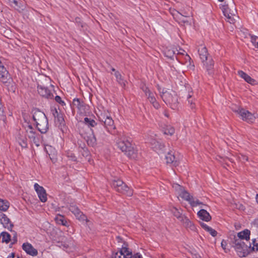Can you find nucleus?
Wrapping results in <instances>:
<instances>
[{
    "mask_svg": "<svg viewBox=\"0 0 258 258\" xmlns=\"http://www.w3.org/2000/svg\"><path fill=\"white\" fill-rule=\"evenodd\" d=\"M78 131L81 136H84L87 132L95 133L99 135L101 137H103L104 131L102 127V125L97 123L94 119L85 117L84 121H80L78 124Z\"/></svg>",
    "mask_w": 258,
    "mask_h": 258,
    "instance_id": "obj_1",
    "label": "nucleus"
},
{
    "mask_svg": "<svg viewBox=\"0 0 258 258\" xmlns=\"http://www.w3.org/2000/svg\"><path fill=\"white\" fill-rule=\"evenodd\" d=\"M161 97L166 104H168L172 109H177L178 106V97L176 93L172 90L163 88L162 91L158 88Z\"/></svg>",
    "mask_w": 258,
    "mask_h": 258,
    "instance_id": "obj_2",
    "label": "nucleus"
},
{
    "mask_svg": "<svg viewBox=\"0 0 258 258\" xmlns=\"http://www.w3.org/2000/svg\"><path fill=\"white\" fill-rule=\"evenodd\" d=\"M117 147L130 158L136 159L138 157L137 151L128 140H118L117 141Z\"/></svg>",
    "mask_w": 258,
    "mask_h": 258,
    "instance_id": "obj_3",
    "label": "nucleus"
},
{
    "mask_svg": "<svg viewBox=\"0 0 258 258\" xmlns=\"http://www.w3.org/2000/svg\"><path fill=\"white\" fill-rule=\"evenodd\" d=\"M0 81L7 87L9 92H15L16 84L5 66L0 68Z\"/></svg>",
    "mask_w": 258,
    "mask_h": 258,
    "instance_id": "obj_4",
    "label": "nucleus"
},
{
    "mask_svg": "<svg viewBox=\"0 0 258 258\" xmlns=\"http://www.w3.org/2000/svg\"><path fill=\"white\" fill-rule=\"evenodd\" d=\"M198 52L200 58L203 62L205 61L209 60V62L204 63V65L206 66L208 73L211 74L214 66V62L211 58H208L209 54L206 47L201 45L198 49Z\"/></svg>",
    "mask_w": 258,
    "mask_h": 258,
    "instance_id": "obj_5",
    "label": "nucleus"
},
{
    "mask_svg": "<svg viewBox=\"0 0 258 258\" xmlns=\"http://www.w3.org/2000/svg\"><path fill=\"white\" fill-rule=\"evenodd\" d=\"M233 247L240 257H245L249 253L251 245L248 247L240 239H234Z\"/></svg>",
    "mask_w": 258,
    "mask_h": 258,
    "instance_id": "obj_6",
    "label": "nucleus"
},
{
    "mask_svg": "<svg viewBox=\"0 0 258 258\" xmlns=\"http://www.w3.org/2000/svg\"><path fill=\"white\" fill-rule=\"evenodd\" d=\"M99 118L100 121L103 122L104 127L102 126L103 130L106 128L109 132H111L113 130H115V127L114 124V121L108 111L106 112L104 111V112L101 113Z\"/></svg>",
    "mask_w": 258,
    "mask_h": 258,
    "instance_id": "obj_7",
    "label": "nucleus"
},
{
    "mask_svg": "<svg viewBox=\"0 0 258 258\" xmlns=\"http://www.w3.org/2000/svg\"><path fill=\"white\" fill-rule=\"evenodd\" d=\"M185 88L188 90V92L186 94L187 101L190 109L194 110L196 108V99L194 96V92L189 85L185 86Z\"/></svg>",
    "mask_w": 258,
    "mask_h": 258,
    "instance_id": "obj_8",
    "label": "nucleus"
},
{
    "mask_svg": "<svg viewBox=\"0 0 258 258\" xmlns=\"http://www.w3.org/2000/svg\"><path fill=\"white\" fill-rule=\"evenodd\" d=\"M38 94L42 97L47 99H52L53 95L47 87L42 85H38L37 87Z\"/></svg>",
    "mask_w": 258,
    "mask_h": 258,
    "instance_id": "obj_9",
    "label": "nucleus"
},
{
    "mask_svg": "<svg viewBox=\"0 0 258 258\" xmlns=\"http://www.w3.org/2000/svg\"><path fill=\"white\" fill-rule=\"evenodd\" d=\"M34 189L36 191L40 200L42 202H45L47 201V194L45 189L38 183H35Z\"/></svg>",
    "mask_w": 258,
    "mask_h": 258,
    "instance_id": "obj_10",
    "label": "nucleus"
},
{
    "mask_svg": "<svg viewBox=\"0 0 258 258\" xmlns=\"http://www.w3.org/2000/svg\"><path fill=\"white\" fill-rule=\"evenodd\" d=\"M0 222L5 228H7L11 231H12V228L14 227L13 224L11 222L7 215L2 212H0Z\"/></svg>",
    "mask_w": 258,
    "mask_h": 258,
    "instance_id": "obj_11",
    "label": "nucleus"
},
{
    "mask_svg": "<svg viewBox=\"0 0 258 258\" xmlns=\"http://www.w3.org/2000/svg\"><path fill=\"white\" fill-rule=\"evenodd\" d=\"M36 126L38 130L42 134L46 133L48 130V121L46 117L42 120L39 121L36 123Z\"/></svg>",
    "mask_w": 258,
    "mask_h": 258,
    "instance_id": "obj_12",
    "label": "nucleus"
},
{
    "mask_svg": "<svg viewBox=\"0 0 258 258\" xmlns=\"http://www.w3.org/2000/svg\"><path fill=\"white\" fill-rule=\"evenodd\" d=\"M97 135L95 133L89 134L87 132V134H85L84 136H82L85 140H86L88 145L91 147H95L97 145V140L95 136ZM101 137L99 135H98Z\"/></svg>",
    "mask_w": 258,
    "mask_h": 258,
    "instance_id": "obj_13",
    "label": "nucleus"
},
{
    "mask_svg": "<svg viewBox=\"0 0 258 258\" xmlns=\"http://www.w3.org/2000/svg\"><path fill=\"white\" fill-rule=\"evenodd\" d=\"M239 114L243 120L248 122H252L255 119V117L252 114L243 109L239 110Z\"/></svg>",
    "mask_w": 258,
    "mask_h": 258,
    "instance_id": "obj_14",
    "label": "nucleus"
},
{
    "mask_svg": "<svg viewBox=\"0 0 258 258\" xmlns=\"http://www.w3.org/2000/svg\"><path fill=\"white\" fill-rule=\"evenodd\" d=\"M22 248L27 254L31 256H34L38 254L37 250L34 248L31 244L28 242L24 243L22 245Z\"/></svg>",
    "mask_w": 258,
    "mask_h": 258,
    "instance_id": "obj_15",
    "label": "nucleus"
},
{
    "mask_svg": "<svg viewBox=\"0 0 258 258\" xmlns=\"http://www.w3.org/2000/svg\"><path fill=\"white\" fill-rule=\"evenodd\" d=\"M69 210L79 219L84 220L86 217L79 208L74 204H72L69 206Z\"/></svg>",
    "mask_w": 258,
    "mask_h": 258,
    "instance_id": "obj_16",
    "label": "nucleus"
},
{
    "mask_svg": "<svg viewBox=\"0 0 258 258\" xmlns=\"http://www.w3.org/2000/svg\"><path fill=\"white\" fill-rule=\"evenodd\" d=\"M32 112L33 113V119L35 123L47 117L44 112L37 108L33 109Z\"/></svg>",
    "mask_w": 258,
    "mask_h": 258,
    "instance_id": "obj_17",
    "label": "nucleus"
},
{
    "mask_svg": "<svg viewBox=\"0 0 258 258\" xmlns=\"http://www.w3.org/2000/svg\"><path fill=\"white\" fill-rule=\"evenodd\" d=\"M132 254L125 247H122V249L117 252L114 255V258H132Z\"/></svg>",
    "mask_w": 258,
    "mask_h": 258,
    "instance_id": "obj_18",
    "label": "nucleus"
},
{
    "mask_svg": "<svg viewBox=\"0 0 258 258\" xmlns=\"http://www.w3.org/2000/svg\"><path fill=\"white\" fill-rule=\"evenodd\" d=\"M117 192L131 197L133 194V190L130 188L123 181L122 184L120 186Z\"/></svg>",
    "mask_w": 258,
    "mask_h": 258,
    "instance_id": "obj_19",
    "label": "nucleus"
},
{
    "mask_svg": "<svg viewBox=\"0 0 258 258\" xmlns=\"http://www.w3.org/2000/svg\"><path fill=\"white\" fill-rule=\"evenodd\" d=\"M228 9H229V7L228 5H227V19L228 20L227 21V22H228L229 25L231 24H234L235 22V17H237L235 14L236 13V9L235 8H233L232 10H230V12H228Z\"/></svg>",
    "mask_w": 258,
    "mask_h": 258,
    "instance_id": "obj_20",
    "label": "nucleus"
},
{
    "mask_svg": "<svg viewBox=\"0 0 258 258\" xmlns=\"http://www.w3.org/2000/svg\"><path fill=\"white\" fill-rule=\"evenodd\" d=\"M141 89L145 93L146 96L147 97L148 100L150 102L155 100L156 99L153 92H152L148 87L145 85H143L141 87Z\"/></svg>",
    "mask_w": 258,
    "mask_h": 258,
    "instance_id": "obj_21",
    "label": "nucleus"
},
{
    "mask_svg": "<svg viewBox=\"0 0 258 258\" xmlns=\"http://www.w3.org/2000/svg\"><path fill=\"white\" fill-rule=\"evenodd\" d=\"M181 222L182 223L184 227H185L187 229L193 231H196V227L186 216L184 217V219L181 221Z\"/></svg>",
    "mask_w": 258,
    "mask_h": 258,
    "instance_id": "obj_22",
    "label": "nucleus"
},
{
    "mask_svg": "<svg viewBox=\"0 0 258 258\" xmlns=\"http://www.w3.org/2000/svg\"><path fill=\"white\" fill-rule=\"evenodd\" d=\"M178 50L176 49L168 47L166 48L163 51L165 56L171 59H174V57H176V59H177L175 56L176 52Z\"/></svg>",
    "mask_w": 258,
    "mask_h": 258,
    "instance_id": "obj_23",
    "label": "nucleus"
},
{
    "mask_svg": "<svg viewBox=\"0 0 258 258\" xmlns=\"http://www.w3.org/2000/svg\"><path fill=\"white\" fill-rule=\"evenodd\" d=\"M250 234V231L248 229H245L242 231H241L237 234V237L234 236V239H240L241 241L245 239L247 241L249 240V236Z\"/></svg>",
    "mask_w": 258,
    "mask_h": 258,
    "instance_id": "obj_24",
    "label": "nucleus"
},
{
    "mask_svg": "<svg viewBox=\"0 0 258 258\" xmlns=\"http://www.w3.org/2000/svg\"><path fill=\"white\" fill-rule=\"evenodd\" d=\"M238 75L248 83L251 85L255 84L256 81L242 71H238Z\"/></svg>",
    "mask_w": 258,
    "mask_h": 258,
    "instance_id": "obj_25",
    "label": "nucleus"
},
{
    "mask_svg": "<svg viewBox=\"0 0 258 258\" xmlns=\"http://www.w3.org/2000/svg\"><path fill=\"white\" fill-rule=\"evenodd\" d=\"M198 215L199 217L203 221L208 222L211 220V216L206 210H200L198 213Z\"/></svg>",
    "mask_w": 258,
    "mask_h": 258,
    "instance_id": "obj_26",
    "label": "nucleus"
},
{
    "mask_svg": "<svg viewBox=\"0 0 258 258\" xmlns=\"http://www.w3.org/2000/svg\"><path fill=\"white\" fill-rule=\"evenodd\" d=\"M9 2L11 3H13L15 5L14 8L19 11V12L23 11L25 7L23 5V3L22 1H20L19 0H9Z\"/></svg>",
    "mask_w": 258,
    "mask_h": 258,
    "instance_id": "obj_27",
    "label": "nucleus"
},
{
    "mask_svg": "<svg viewBox=\"0 0 258 258\" xmlns=\"http://www.w3.org/2000/svg\"><path fill=\"white\" fill-rule=\"evenodd\" d=\"M170 211L173 215L180 222L184 219V217H186L185 215H183L176 207H173L170 209Z\"/></svg>",
    "mask_w": 258,
    "mask_h": 258,
    "instance_id": "obj_28",
    "label": "nucleus"
},
{
    "mask_svg": "<svg viewBox=\"0 0 258 258\" xmlns=\"http://www.w3.org/2000/svg\"><path fill=\"white\" fill-rule=\"evenodd\" d=\"M175 11L182 17H189L192 16L191 8L189 7H187L186 9L181 10V13Z\"/></svg>",
    "mask_w": 258,
    "mask_h": 258,
    "instance_id": "obj_29",
    "label": "nucleus"
},
{
    "mask_svg": "<svg viewBox=\"0 0 258 258\" xmlns=\"http://www.w3.org/2000/svg\"><path fill=\"white\" fill-rule=\"evenodd\" d=\"M200 225L201 227L204 229L206 231L209 232L210 234L213 237H215L217 235V232L212 228L211 227L208 226L204 222H200Z\"/></svg>",
    "mask_w": 258,
    "mask_h": 258,
    "instance_id": "obj_30",
    "label": "nucleus"
},
{
    "mask_svg": "<svg viewBox=\"0 0 258 258\" xmlns=\"http://www.w3.org/2000/svg\"><path fill=\"white\" fill-rule=\"evenodd\" d=\"M179 196L185 201H187L189 203V201H191L192 196H191L190 194L185 190L183 189L179 193Z\"/></svg>",
    "mask_w": 258,
    "mask_h": 258,
    "instance_id": "obj_31",
    "label": "nucleus"
},
{
    "mask_svg": "<svg viewBox=\"0 0 258 258\" xmlns=\"http://www.w3.org/2000/svg\"><path fill=\"white\" fill-rule=\"evenodd\" d=\"M165 158L167 163H172L174 166H176L177 165L176 161L175 160V156L174 154H172L171 152L168 153Z\"/></svg>",
    "mask_w": 258,
    "mask_h": 258,
    "instance_id": "obj_32",
    "label": "nucleus"
},
{
    "mask_svg": "<svg viewBox=\"0 0 258 258\" xmlns=\"http://www.w3.org/2000/svg\"><path fill=\"white\" fill-rule=\"evenodd\" d=\"M114 76L116 77V81L120 86L122 87H124L125 86L126 81L123 80L120 73L118 71H116L114 73Z\"/></svg>",
    "mask_w": 258,
    "mask_h": 258,
    "instance_id": "obj_33",
    "label": "nucleus"
},
{
    "mask_svg": "<svg viewBox=\"0 0 258 258\" xmlns=\"http://www.w3.org/2000/svg\"><path fill=\"white\" fill-rule=\"evenodd\" d=\"M9 208V203L7 200L0 199V210L6 211Z\"/></svg>",
    "mask_w": 258,
    "mask_h": 258,
    "instance_id": "obj_34",
    "label": "nucleus"
},
{
    "mask_svg": "<svg viewBox=\"0 0 258 258\" xmlns=\"http://www.w3.org/2000/svg\"><path fill=\"white\" fill-rule=\"evenodd\" d=\"M122 182L123 181L119 179H114L111 182V186L117 191L118 188L122 184Z\"/></svg>",
    "mask_w": 258,
    "mask_h": 258,
    "instance_id": "obj_35",
    "label": "nucleus"
},
{
    "mask_svg": "<svg viewBox=\"0 0 258 258\" xmlns=\"http://www.w3.org/2000/svg\"><path fill=\"white\" fill-rule=\"evenodd\" d=\"M2 242L8 243L11 241V235L7 232H3L1 234Z\"/></svg>",
    "mask_w": 258,
    "mask_h": 258,
    "instance_id": "obj_36",
    "label": "nucleus"
},
{
    "mask_svg": "<svg viewBox=\"0 0 258 258\" xmlns=\"http://www.w3.org/2000/svg\"><path fill=\"white\" fill-rule=\"evenodd\" d=\"M151 144L153 146V148H159L162 149L164 148V145L159 142L156 141L155 139H152L150 141H149Z\"/></svg>",
    "mask_w": 258,
    "mask_h": 258,
    "instance_id": "obj_37",
    "label": "nucleus"
},
{
    "mask_svg": "<svg viewBox=\"0 0 258 258\" xmlns=\"http://www.w3.org/2000/svg\"><path fill=\"white\" fill-rule=\"evenodd\" d=\"M242 29L240 28H237L236 26L234 24L228 25L227 23V30L233 32V31H235L237 32H239V31L243 32L245 29L242 28Z\"/></svg>",
    "mask_w": 258,
    "mask_h": 258,
    "instance_id": "obj_38",
    "label": "nucleus"
},
{
    "mask_svg": "<svg viewBox=\"0 0 258 258\" xmlns=\"http://www.w3.org/2000/svg\"><path fill=\"white\" fill-rule=\"evenodd\" d=\"M55 221H56V223L58 224H61L63 226L68 225V222L64 219V217L63 216H59L58 217H56Z\"/></svg>",
    "mask_w": 258,
    "mask_h": 258,
    "instance_id": "obj_39",
    "label": "nucleus"
},
{
    "mask_svg": "<svg viewBox=\"0 0 258 258\" xmlns=\"http://www.w3.org/2000/svg\"><path fill=\"white\" fill-rule=\"evenodd\" d=\"M26 132L28 134V136L29 138L33 137V136L37 135L36 132L34 131V129L32 127V125H29L28 126Z\"/></svg>",
    "mask_w": 258,
    "mask_h": 258,
    "instance_id": "obj_40",
    "label": "nucleus"
},
{
    "mask_svg": "<svg viewBox=\"0 0 258 258\" xmlns=\"http://www.w3.org/2000/svg\"><path fill=\"white\" fill-rule=\"evenodd\" d=\"M72 104L74 107H75L79 109H80L83 106V102H81L80 100L78 98H75L73 100Z\"/></svg>",
    "mask_w": 258,
    "mask_h": 258,
    "instance_id": "obj_41",
    "label": "nucleus"
},
{
    "mask_svg": "<svg viewBox=\"0 0 258 258\" xmlns=\"http://www.w3.org/2000/svg\"><path fill=\"white\" fill-rule=\"evenodd\" d=\"M174 128L171 126H168L164 130V134L172 136L174 133Z\"/></svg>",
    "mask_w": 258,
    "mask_h": 258,
    "instance_id": "obj_42",
    "label": "nucleus"
},
{
    "mask_svg": "<svg viewBox=\"0 0 258 258\" xmlns=\"http://www.w3.org/2000/svg\"><path fill=\"white\" fill-rule=\"evenodd\" d=\"M191 207H196L198 205H203V203L199 201L198 199L195 200L194 197L192 198L189 203Z\"/></svg>",
    "mask_w": 258,
    "mask_h": 258,
    "instance_id": "obj_43",
    "label": "nucleus"
},
{
    "mask_svg": "<svg viewBox=\"0 0 258 258\" xmlns=\"http://www.w3.org/2000/svg\"><path fill=\"white\" fill-rule=\"evenodd\" d=\"M249 35L250 36L251 41L252 44L258 48V37L252 35L250 33H249Z\"/></svg>",
    "mask_w": 258,
    "mask_h": 258,
    "instance_id": "obj_44",
    "label": "nucleus"
},
{
    "mask_svg": "<svg viewBox=\"0 0 258 258\" xmlns=\"http://www.w3.org/2000/svg\"><path fill=\"white\" fill-rule=\"evenodd\" d=\"M55 122L59 125L64 124V120L61 114L55 118Z\"/></svg>",
    "mask_w": 258,
    "mask_h": 258,
    "instance_id": "obj_45",
    "label": "nucleus"
},
{
    "mask_svg": "<svg viewBox=\"0 0 258 258\" xmlns=\"http://www.w3.org/2000/svg\"><path fill=\"white\" fill-rule=\"evenodd\" d=\"M252 247L253 250H258V239H254L252 240Z\"/></svg>",
    "mask_w": 258,
    "mask_h": 258,
    "instance_id": "obj_46",
    "label": "nucleus"
},
{
    "mask_svg": "<svg viewBox=\"0 0 258 258\" xmlns=\"http://www.w3.org/2000/svg\"><path fill=\"white\" fill-rule=\"evenodd\" d=\"M172 186L178 192V193H179L181 190L183 189L182 186L177 183H174Z\"/></svg>",
    "mask_w": 258,
    "mask_h": 258,
    "instance_id": "obj_47",
    "label": "nucleus"
},
{
    "mask_svg": "<svg viewBox=\"0 0 258 258\" xmlns=\"http://www.w3.org/2000/svg\"><path fill=\"white\" fill-rule=\"evenodd\" d=\"M68 158L69 160L73 161H77V157L75 156L74 154L72 153H68L67 155Z\"/></svg>",
    "mask_w": 258,
    "mask_h": 258,
    "instance_id": "obj_48",
    "label": "nucleus"
},
{
    "mask_svg": "<svg viewBox=\"0 0 258 258\" xmlns=\"http://www.w3.org/2000/svg\"><path fill=\"white\" fill-rule=\"evenodd\" d=\"M20 145L23 148H26L27 146V143L26 139H23L19 141Z\"/></svg>",
    "mask_w": 258,
    "mask_h": 258,
    "instance_id": "obj_49",
    "label": "nucleus"
},
{
    "mask_svg": "<svg viewBox=\"0 0 258 258\" xmlns=\"http://www.w3.org/2000/svg\"><path fill=\"white\" fill-rule=\"evenodd\" d=\"M31 140H32V141H33V142L37 146H38L39 145V141H38V137H37V135L33 136V137H31L30 138Z\"/></svg>",
    "mask_w": 258,
    "mask_h": 258,
    "instance_id": "obj_50",
    "label": "nucleus"
},
{
    "mask_svg": "<svg viewBox=\"0 0 258 258\" xmlns=\"http://www.w3.org/2000/svg\"><path fill=\"white\" fill-rule=\"evenodd\" d=\"M51 112L54 119L61 114V113H59L55 108L51 109Z\"/></svg>",
    "mask_w": 258,
    "mask_h": 258,
    "instance_id": "obj_51",
    "label": "nucleus"
},
{
    "mask_svg": "<svg viewBox=\"0 0 258 258\" xmlns=\"http://www.w3.org/2000/svg\"><path fill=\"white\" fill-rule=\"evenodd\" d=\"M150 103L153 105L154 107L156 109H158L160 105L159 103L156 101V99H155V100L152 101V102H150Z\"/></svg>",
    "mask_w": 258,
    "mask_h": 258,
    "instance_id": "obj_52",
    "label": "nucleus"
},
{
    "mask_svg": "<svg viewBox=\"0 0 258 258\" xmlns=\"http://www.w3.org/2000/svg\"><path fill=\"white\" fill-rule=\"evenodd\" d=\"M55 100L59 104H64V102L61 100V97L59 96H56L55 97Z\"/></svg>",
    "mask_w": 258,
    "mask_h": 258,
    "instance_id": "obj_53",
    "label": "nucleus"
},
{
    "mask_svg": "<svg viewBox=\"0 0 258 258\" xmlns=\"http://www.w3.org/2000/svg\"><path fill=\"white\" fill-rule=\"evenodd\" d=\"M82 149L83 150V153H82L83 156H86V157L88 156L89 154L88 149L85 147L84 148H83Z\"/></svg>",
    "mask_w": 258,
    "mask_h": 258,
    "instance_id": "obj_54",
    "label": "nucleus"
},
{
    "mask_svg": "<svg viewBox=\"0 0 258 258\" xmlns=\"http://www.w3.org/2000/svg\"><path fill=\"white\" fill-rule=\"evenodd\" d=\"M220 8L221 9L222 13L223 14V15L224 16H226V7L223 5H220Z\"/></svg>",
    "mask_w": 258,
    "mask_h": 258,
    "instance_id": "obj_55",
    "label": "nucleus"
},
{
    "mask_svg": "<svg viewBox=\"0 0 258 258\" xmlns=\"http://www.w3.org/2000/svg\"><path fill=\"white\" fill-rule=\"evenodd\" d=\"M13 240L14 241L13 243H14L17 241V233L15 232H14V234L13 237Z\"/></svg>",
    "mask_w": 258,
    "mask_h": 258,
    "instance_id": "obj_56",
    "label": "nucleus"
},
{
    "mask_svg": "<svg viewBox=\"0 0 258 258\" xmlns=\"http://www.w3.org/2000/svg\"><path fill=\"white\" fill-rule=\"evenodd\" d=\"M133 258H142V255L140 254L137 253L133 256Z\"/></svg>",
    "mask_w": 258,
    "mask_h": 258,
    "instance_id": "obj_57",
    "label": "nucleus"
},
{
    "mask_svg": "<svg viewBox=\"0 0 258 258\" xmlns=\"http://www.w3.org/2000/svg\"><path fill=\"white\" fill-rule=\"evenodd\" d=\"M224 242H225V240H223L221 242V246L223 248V249L225 250L226 249V245H224Z\"/></svg>",
    "mask_w": 258,
    "mask_h": 258,
    "instance_id": "obj_58",
    "label": "nucleus"
},
{
    "mask_svg": "<svg viewBox=\"0 0 258 258\" xmlns=\"http://www.w3.org/2000/svg\"><path fill=\"white\" fill-rule=\"evenodd\" d=\"M242 161H247L248 160V157L246 156L242 155V159H241Z\"/></svg>",
    "mask_w": 258,
    "mask_h": 258,
    "instance_id": "obj_59",
    "label": "nucleus"
},
{
    "mask_svg": "<svg viewBox=\"0 0 258 258\" xmlns=\"http://www.w3.org/2000/svg\"><path fill=\"white\" fill-rule=\"evenodd\" d=\"M14 257H15V253H12L8 257L14 258Z\"/></svg>",
    "mask_w": 258,
    "mask_h": 258,
    "instance_id": "obj_60",
    "label": "nucleus"
},
{
    "mask_svg": "<svg viewBox=\"0 0 258 258\" xmlns=\"http://www.w3.org/2000/svg\"><path fill=\"white\" fill-rule=\"evenodd\" d=\"M4 66V63L2 61V58L0 57V68Z\"/></svg>",
    "mask_w": 258,
    "mask_h": 258,
    "instance_id": "obj_61",
    "label": "nucleus"
},
{
    "mask_svg": "<svg viewBox=\"0 0 258 258\" xmlns=\"http://www.w3.org/2000/svg\"><path fill=\"white\" fill-rule=\"evenodd\" d=\"M256 201L258 203V194L256 195Z\"/></svg>",
    "mask_w": 258,
    "mask_h": 258,
    "instance_id": "obj_62",
    "label": "nucleus"
},
{
    "mask_svg": "<svg viewBox=\"0 0 258 258\" xmlns=\"http://www.w3.org/2000/svg\"><path fill=\"white\" fill-rule=\"evenodd\" d=\"M117 238L118 239V242H120L122 240L119 236H117Z\"/></svg>",
    "mask_w": 258,
    "mask_h": 258,
    "instance_id": "obj_63",
    "label": "nucleus"
},
{
    "mask_svg": "<svg viewBox=\"0 0 258 258\" xmlns=\"http://www.w3.org/2000/svg\"><path fill=\"white\" fill-rule=\"evenodd\" d=\"M111 71H112V72H116L115 69L114 68H111Z\"/></svg>",
    "mask_w": 258,
    "mask_h": 258,
    "instance_id": "obj_64",
    "label": "nucleus"
}]
</instances>
